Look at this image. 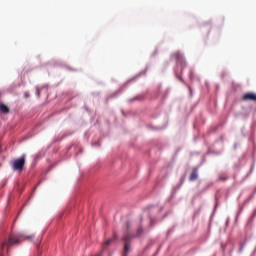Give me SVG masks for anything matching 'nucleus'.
I'll use <instances>...</instances> for the list:
<instances>
[{"instance_id":"obj_1","label":"nucleus","mask_w":256,"mask_h":256,"mask_svg":"<svg viewBox=\"0 0 256 256\" xmlns=\"http://www.w3.org/2000/svg\"><path fill=\"white\" fill-rule=\"evenodd\" d=\"M33 239L34 236H25L23 233H18L17 235L13 236L10 235L8 242L5 241L2 243V249H5V247H9V245H17V243L21 242V239Z\"/></svg>"},{"instance_id":"obj_2","label":"nucleus","mask_w":256,"mask_h":256,"mask_svg":"<svg viewBox=\"0 0 256 256\" xmlns=\"http://www.w3.org/2000/svg\"><path fill=\"white\" fill-rule=\"evenodd\" d=\"M133 235L127 234L123 237L124 241V256H127V253L131 251V240L133 239Z\"/></svg>"},{"instance_id":"obj_3","label":"nucleus","mask_w":256,"mask_h":256,"mask_svg":"<svg viewBox=\"0 0 256 256\" xmlns=\"http://www.w3.org/2000/svg\"><path fill=\"white\" fill-rule=\"evenodd\" d=\"M23 167H25V156H22L21 158L14 160V171H23Z\"/></svg>"},{"instance_id":"obj_4","label":"nucleus","mask_w":256,"mask_h":256,"mask_svg":"<svg viewBox=\"0 0 256 256\" xmlns=\"http://www.w3.org/2000/svg\"><path fill=\"white\" fill-rule=\"evenodd\" d=\"M242 101H253L254 103H256V94L253 92H248L243 95Z\"/></svg>"},{"instance_id":"obj_5","label":"nucleus","mask_w":256,"mask_h":256,"mask_svg":"<svg viewBox=\"0 0 256 256\" xmlns=\"http://www.w3.org/2000/svg\"><path fill=\"white\" fill-rule=\"evenodd\" d=\"M198 177H199V174L197 172V168H194L192 170V173L190 174L189 180L190 181H197Z\"/></svg>"},{"instance_id":"obj_6","label":"nucleus","mask_w":256,"mask_h":256,"mask_svg":"<svg viewBox=\"0 0 256 256\" xmlns=\"http://www.w3.org/2000/svg\"><path fill=\"white\" fill-rule=\"evenodd\" d=\"M0 111L1 113H9V107H7L5 104H0Z\"/></svg>"},{"instance_id":"obj_7","label":"nucleus","mask_w":256,"mask_h":256,"mask_svg":"<svg viewBox=\"0 0 256 256\" xmlns=\"http://www.w3.org/2000/svg\"><path fill=\"white\" fill-rule=\"evenodd\" d=\"M111 243H113V239H108L107 241H105L102 245L103 249H107V247H109Z\"/></svg>"},{"instance_id":"obj_8","label":"nucleus","mask_w":256,"mask_h":256,"mask_svg":"<svg viewBox=\"0 0 256 256\" xmlns=\"http://www.w3.org/2000/svg\"><path fill=\"white\" fill-rule=\"evenodd\" d=\"M173 58H174V59H181V53L175 52V53L173 54Z\"/></svg>"},{"instance_id":"obj_9","label":"nucleus","mask_w":256,"mask_h":256,"mask_svg":"<svg viewBox=\"0 0 256 256\" xmlns=\"http://www.w3.org/2000/svg\"><path fill=\"white\" fill-rule=\"evenodd\" d=\"M141 235H143V228H138L137 237H141Z\"/></svg>"},{"instance_id":"obj_10","label":"nucleus","mask_w":256,"mask_h":256,"mask_svg":"<svg viewBox=\"0 0 256 256\" xmlns=\"http://www.w3.org/2000/svg\"><path fill=\"white\" fill-rule=\"evenodd\" d=\"M36 95L37 97H40L41 95V90L39 88H36Z\"/></svg>"},{"instance_id":"obj_11","label":"nucleus","mask_w":256,"mask_h":256,"mask_svg":"<svg viewBox=\"0 0 256 256\" xmlns=\"http://www.w3.org/2000/svg\"><path fill=\"white\" fill-rule=\"evenodd\" d=\"M131 227V222L126 223V229H129Z\"/></svg>"},{"instance_id":"obj_12","label":"nucleus","mask_w":256,"mask_h":256,"mask_svg":"<svg viewBox=\"0 0 256 256\" xmlns=\"http://www.w3.org/2000/svg\"><path fill=\"white\" fill-rule=\"evenodd\" d=\"M24 97H25V99H28V97H29V92H25V93H24Z\"/></svg>"},{"instance_id":"obj_13","label":"nucleus","mask_w":256,"mask_h":256,"mask_svg":"<svg viewBox=\"0 0 256 256\" xmlns=\"http://www.w3.org/2000/svg\"><path fill=\"white\" fill-rule=\"evenodd\" d=\"M220 181H226V179L225 178H220Z\"/></svg>"}]
</instances>
